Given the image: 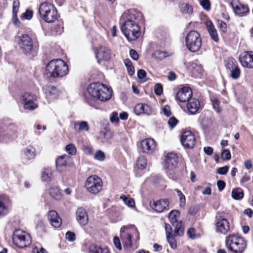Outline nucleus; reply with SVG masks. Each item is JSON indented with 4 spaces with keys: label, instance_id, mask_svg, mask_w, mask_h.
<instances>
[{
    "label": "nucleus",
    "instance_id": "37",
    "mask_svg": "<svg viewBox=\"0 0 253 253\" xmlns=\"http://www.w3.org/2000/svg\"><path fill=\"white\" fill-rule=\"evenodd\" d=\"M124 64L126 68L128 75L132 76L134 73V68L131 61L129 59H126L124 60Z\"/></svg>",
    "mask_w": 253,
    "mask_h": 253
},
{
    "label": "nucleus",
    "instance_id": "41",
    "mask_svg": "<svg viewBox=\"0 0 253 253\" xmlns=\"http://www.w3.org/2000/svg\"><path fill=\"white\" fill-rule=\"evenodd\" d=\"M180 11L183 13L191 14L193 12V8L187 3H183L180 6Z\"/></svg>",
    "mask_w": 253,
    "mask_h": 253
},
{
    "label": "nucleus",
    "instance_id": "2",
    "mask_svg": "<svg viewBox=\"0 0 253 253\" xmlns=\"http://www.w3.org/2000/svg\"><path fill=\"white\" fill-rule=\"evenodd\" d=\"M87 90L92 98L101 101H108L111 98L112 94L111 88L100 83L90 84Z\"/></svg>",
    "mask_w": 253,
    "mask_h": 253
},
{
    "label": "nucleus",
    "instance_id": "38",
    "mask_svg": "<svg viewBox=\"0 0 253 253\" xmlns=\"http://www.w3.org/2000/svg\"><path fill=\"white\" fill-rule=\"evenodd\" d=\"M176 192L177 196L179 198V206L180 208H184L186 204V198L184 195L182 193L181 191L176 189L175 190Z\"/></svg>",
    "mask_w": 253,
    "mask_h": 253
},
{
    "label": "nucleus",
    "instance_id": "27",
    "mask_svg": "<svg viewBox=\"0 0 253 253\" xmlns=\"http://www.w3.org/2000/svg\"><path fill=\"white\" fill-rule=\"evenodd\" d=\"M69 159V157L67 155H63L60 156L56 161V166L57 170L61 172L63 168L67 166V160Z\"/></svg>",
    "mask_w": 253,
    "mask_h": 253
},
{
    "label": "nucleus",
    "instance_id": "40",
    "mask_svg": "<svg viewBox=\"0 0 253 253\" xmlns=\"http://www.w3.org/2000/svg\"><path fill=\"white\" fill-rule=\"evenodd\" d=\"M175 229L174 232V236H182L183 234V228L182 226V222L179 221L174 224Z\"/></svg>",
    "mask_w": 253,
    "mask_h": 253
},
{
    "label": "nucleus",
    "instance_id": "5",
    "mask_svg": "<svg viewBox=\"0 0 253 253\" xmlns=\"http://www.w3.org/2000/svg\"><path fill=\"white\" fill-rule=\"evenodd\" d=\"M38 12L41 18L46 23H53L57 19V11L49 2H42L39 6Z\"/></svg>",
    "mask_w": 253,
    "mask_h": 253
},
{
    "label": "nucleus",
    "instance_id": "59",
    "mask_svg": "<svg viewBox=\"0 0 253 253\" xmlns=\"http://www.w3.org/2000/svg\"><path fill=\"white\" fill-rule=\"evenodd\" d=\"M100 251V248L95 245H91L89 247L90 253H98Z\"/></svg>",
    "mask_w": 253,
    "mask_h": 253
},
{
    "label": "nucleus",
    "instance_id": "62",
    "mask_svg": "<svg viewBox=\"0 0 253 253\" xmlns=\"http://www.w3.org/2000/svg\"><path fill=\"white\" fill-rule=\"evenodd\" d=\"M110 121L112 123H117L119 121L118 117V114L116 112H113L112 114V116L110 118Z\"/></svg>",
    "mask_w": 253,
    "mask_h": 253
},
{
    "label": "nucleus",
    "instance_id": "13",
    "mask_svg": "<svg viewBox=\"0 0 253 253\" xmlns=\"http://www.w3.org/2000/svg\"><path fill=\"white\" fill-rule=\"evenodd\" d=\"M181 142L184 147L192 148L195 146L196 143L195 136L190 131H184L181 135Z\"/></svg>",
    "mask_w": 253,
    "mask_h": 253
},
{
    "label": "nucleus",
    "instance_id": "58",
    "mask_svg": "<svg viewBox=\"0 0 253 253\" xmlns=\"http://www.w3.org/2000/svg\"><path fill=\"white\" fill-rule=\"evenodd\" d=\"M113 242L115 247L119 251H121L122 248L120 239L118 237H115Z\"/></svg>",
    "mask_w": 253,
    "mask_h": 253
},
{
    "label": "nucleus",
    "instance_id": "9",
    "mask_svg": "<svg viewBox=\"0 0 253 253\" xmlns=\"http://www.w3.org/2000/svg\"><path fill=\"white\" fill-rule=\"evenodd\" d=\"M102 186L103 182L101 179L95 175L89 176L85 182L86 190L92 194L99 193L102 189Z\"/></svg>",
    "mask_w": 253,
    "mask_h": 253
},
{
    "label": "nucleus",
    "instance_id": "53",
    "mask_svg": "<svg viewBox=\"0 0 253 253\" xmlns=\"http://www.w3.org/2000/svg\"><path fill=\"white\" fill-rule=\"evenodd\" d=\"M75 234L71 231H68L65 235V238L67 240L70 242H73L76 239Z\"/></svg>",
    "mask_w": 253,
    "mask_h": 253
},
{
    "label": "nucleus",
    "instance_id": "6",
    "mask_svg": "<svg viewBox=\"0 0 253 253\" xmlns=\"http://www.w3.org/2000/svg\"><path fill=\"white\" fill-rule=\"evenodd\" d=\"M19 45L22 51L26 54L34 53L39 48V43L37 40L27 34H22L20 36Z\"/></svg>",
    "mask_w": 253,
    "mask_h": 253
},
{
    "label": "nucleus",
    "instance_id": "12",
    "mask_svg": "<svg viewBox=\"0 0 253 253\" xmlns=\"http://www.w3.org/2000/svg\"><path fill=\"white\" fill-rule=\"evenodd\" d=\"M37 96L30 92H25L21 96V99L23 102V107L25 109L32 111L37 108L38 105L35 102Z\"/></svg>",
    "mask_w": 253,
    "mask_h": 253
},
{
    "label": "nucleus",
    "instance_id": "42",
    "mask_svg": "<svg viewBox=\"0 0 253 253\" xmlns=\"http://www.w3.org/2000/svg\"><path fill=\"white\" fill-rule=\"evenodd\" d=\"M153 57L159 60H162L168 56V53L165 51L156 50L153 54Z\"/></svg>",
    "mask_w": 253,
    "mask_h": 253
},
{
    "label": "nucleus",
    "instance_id": "15",
    "mask_svg": "<svg viewBox=\"0 0 253 253\" xmlns=\"http://www.w3.org/2000/svg\"><path fill=\"white\" fill-rule=\"evenodd\" d=\"M141 148L144 153L151 154L154 152L156 149L157 143L153 138H146L141 142Z\"/></svg>",
    "mask_w": 253,
    "mask_h": 253
},
{
    "label": "nucleus",
    "instance_id": "63",
    "mask_svg": "<svg viewBox=\"0 0 253 253\" xmlns=\"http://www.w3.org/2000/svg\"><path fill=\"white\" fill-rule=\"evenodd\" d=\"M163 113L166 115L167 116V117H169L171 115V111H170V107L168 105H165L163 108Z\"/></svg>",
    "mask_w": 253,
    "mask_h": 253
},
{
    "label": "nucleus",
    "instance_id": "29",
    "mask_svg": "<svg viewBox=\"0 0 253 253\" xmlns=\"http://www.w3.org/2000/svg\"><path fill=\"white\" fill-rule=\"evenodd\" d=\"M24 156L28 159L31 160L36 156V149L32 145H29L23 150Z\"/></svg>",
    "mask_w": 253,
    "mask_h": 253
},
{
    "label": "nucleus",
    "instance_id": "35",
    "mask_svg": "<svg viewBox=\"0 0 253 253\" xmlns=\"http://www.w3.org/2000/svg\"><path fill=\"white\" fill-rule=\"evenodd\" d=\"M231 196L235 200H241L244 197L243 190L240 188L233 189L231 193Z\"/></svg>",
    "mask_w": 253,
    "mask_h": 253
},
{
    "label": "nucleus",
    "instance_id": "19",
    "mask_svg": "<svg viewBox=\"0 0 253 253\" xmlns=\"http://www.w3.org/2000/svg\"><path fill=\"white\" fill-rule=\"evenodd\" d=\"M169 201L167 199H161L157 201H154L151 203V207L158 212H163L165 210H168L169 209Z\"/></svg>",
    "mask_w": 253,
    "mask_h": 253
},
{
    "label": "nucleus",
    "instance_id": "50",
    "mask_svg": "<svg viewBox=\"0 0 253 253\" xmlns=\"http://www.w3.org/2000/svg\"><path fill=\"white\" fill-rule=\"evenodd\" d=\"M137 77L138 79L142 80L143 82H145L146 80V73L143 69H139L137 72Z\"/></svg>",
    "mask_w": 253,
    "mask_h": 253
},
{
    "label": "nucleus",
    "instance_id": "1",
    "mask_svg": "<svg viewBox=\"0 0 253 253\" xmlns=\"http://www.w3.org/2000/svg\"><path fill=\"white\" fill-rule=\"evenodd\" d=\"M142 14L135 10H131L127 17V14L124 13L121 20L123 22L122 32L129 42L134 41L140 36V27L138 21L142 19Z\"/></svg>",
    "mask_w": 253,
    "mask_h": 253
},
{
    "label": "nucleus",
    "instance_id": "55",
    "mask_svg": "<svg viewBox=\"0 0 253 253\" xmlns=\"http://www.w3.org/2000/svg\"><path fill=\"white\" fill-rule=\"evenodd\" d=\"M178 120L174 117L169 118L168 121V125L170 128H173L177 124Z\"/></svg>",
    "mask_w": 253,
    "mask_h": 253
},
{
    "label": "nucleus",
    "instance_id": "46",
    "mask_svg": "<svg viewBox=\"0 0 253 253\" xmlns=\"http://www.w3.org/2000/svg\"><path fill=\"white\" fill-rule=\"evenodd\" d=\"M93 158L96 160L103 161L105 158V155L104 152L100 150H98L94 154Z\"/></svg>",
    "mask_w": 253,
    "mask_h": 253
},
{
    "label": "nucleus",
    "instance_id": "21",
    "mask_svg": "<svg viewBox=\"0 0 253 253\" xmlns=\"http://www.w3.org/2000/svg\"><path fill=\"white\" fill-rule=\"evenodd\" d=\"M231 5L235 12L239 15L242 16L249 11L248 6L240 3L239 0H232Z\"/></svg>",
    "mask_w": 253,
    "mask_h": 253
},
{
    "label": "nucleus",
    "instance_id": "17",
    "mask_svg": "<svg viewBox=\"0 0 253 253\" xmlns=\"http://www.w3.org/2000/svg\"><path fill=\"white\" fill-rule=\"evenodd\" d=\"M178 164V156L173 153H169L166 157L165 168L169 170H173Z\"/></svg>",
    "mask_w": 253,
    "mask_h": 253
},
{
    "label": "nucleus",
    "instance_id": "60",
    "mask_svg": "<svg viewBox=\"0 0 253 253\" xmlns=\"http://www.w3.org/2000/svg\"><path fill=\"white\" fill-rule=\"evenodd\" d=\"M228 169L229 167L225 166L224 167L218 168L217 169V173L220 174L224 175L228 172Z\"/></svg>",
    "mask_w": 253,
    "mask_h": 253
},
{
    "label": "nucleus",
    "instance_id": "14",
    "mask_svg": "<svg viewBox=\"0 0 253 253\" xmlns=\"http://www.w3.org/2000/svg\"><path fill=\"white\" fill-rule=\"evenodd\" d=\"M112 56L111 50L106 46H100L95 51V57L98 63H100L101 61L109 60Z\"/></svg>",
    "mask_w": 253,
    "mask_h": 253
},
{
    "label": "nucleus",
    "instance_id": "56",
    "mask_svg": "<svg viewBox=\"0 0 253 253\" xmlns=\"http://www.w3.org/2000/svg\"><path fill=\"white\" fill-rule=\"evenodd\" d=\"M200 4L205 10H208L210 9L211 4L209 0H201Z\"/></svg>",
    "mask_w": 253,
    "mask_h": 253
},
{
    "label": "nucleus",
    "instance_id": "47",
    "mask_svg": "<svg viewBox=\"0 0 253 253\" xmlns=\"http://www.w3.org/2000/svg\"><path fill=\"white\" fill-rule=\"evenodd\" d=\"M121 198L124 201L125 203L129 207H133L135 205L134 201L132 198H128L125 195L121 196Z\"/></svg>",
    "mask_w": 253,
    "mask_h": 253
},
{
    "label": "nucleus",
    "instance_id": "64",
    "mask_svg": "<svg viewBox=\"0 0 253 253\" xmlns=\"http://www.w3.org/2000/svg\"><path fill=\"white\" fill-rule=\"evenodd\" d=\"M33 253H48L42 247L39 248L35 247L33 250Z\"/></svg>",
    "mask_w": 253,
    "mask_h": 253
},
{
    "label": "nucleus",
    "instance_id": "7",
    "mask_svg": "<svg viewBox=\"0 0 253 253\" xmlns=\"http://www.w3.org/2000/svg\"><path fill=\"white\" fill-rule=\"evenodd\" d=\"M226 244L230 251L236 253H242L247 247L245 240L243 238L235 235L227 236Z\"/></svg>",
    "mask_w": 253,
    "mask_h": 253
},
{
    "label": "nucleus",
    "instance_id": "34",
    "mask_svg": "<svg viewBox=\"0 0 253 253\" xmlns=\"http://www.w3.org/2000/svg\"><path fill=\"white\" fill-rule=\"evenodd\" d=\"M49 194L54 199L59 200L61 199L62 195L58 187H52L49 190Z\"/></svg>",
    "mask_w": 253,
    "mask_h": 253
},
{
    "label": "nucleus",
    "instance_id": "16",
    "mask_svg": "<svg viewBox=\"0 0 253 253\" xmlns=\"http://www.w3.org/2000/svg\"><path fill=\"white\" fill-rule=\"evenodd\" d=\"M239 61L244 67L253 68V52L244 51L239 56Z\"/></svg>",
    "mask_w": 253,
    "mask_h": 253
},
{
    "label": "nucleus",
    "instance_id": "4",
    "mask_svg": "<svg viewBox=\"0 0 253 253\" xmlns=\"http://www.w3.org/2000/svg\"><path fill=\"white\" fill-rule=\"evenodd\" d=\"M120 237L125 248H131L132 239L135 241L139 239V233L133 225L124 226L121 228Z\"/></svg>",
    "mask_w": 253,
    "mask_h": 253
},
{
    "label": "nucleus",
    "instance_id": "22",
    "mask_svg": "<svg viewBox=\"0 0 253 253\" xmlns=\"http://www.w3.org/2000/svg\"><path fill=\"white\" fill-rule=\"evenodd\" d=\"M47 218L50 224L54 228H58L62 224V219L59 216L58 213L54 210H51L48 211Z\"/></svg>",
    "mask_w": 253,
    "mask_h": 253
},
{
    "label": "nucleus",
    "instance_id": "36",
    "mask_svg": "<svg viewBox=\"0 0 253 253\" xmlns=\"http://www.w3.org/2000/svg\"><path fill=\"white\" fill-rule=\"evenodd\" d=\"M147 165V159L144 156H140L137 160L136 166L140 169H144Z\"/></svg>",
    "mask_w": 253,
    "mask_h": 253
},
{
    "label": "nucleus",
    "instance_id": "3",
    "mask_svg": "<svg viewBox=\"0 0 253 253\" xmlns=\"http://www.w3.org/2000/svg\"><path fill=\"white\" fill-rule=\"evenodd\" d=\"M46 73L50 77H63L68 73V67L61 59H54L50 61L46 66Z\"/></svg>",
    "mask_w": 253,
    "mask_h": 253
},
{
    "label": "nucleus",
    "instance_id": "10",
    "mask_svg": "<svg viewBox=\"0 0 253 253\" xmlns=\"http://www.w3.org/2000/svg\"><path fill=\"white\" fill-rule=\"evenodd\" d=\"M12 240L15 245L20 248H23L29 246L32 242L30 236L20 229L14 231Z\"/></svg>",
    "mask_w": 253,
    "mask_h": 253
},
{
    "label": "nucleus",
    "instance_id": "39",
    "mask_svg": "<svg viewBox=\"0 0 253 253\" xmlns=\"http://www.w3.org/2000/svg\"><path fill=\"white\" fill-rule=\"evenodd\" d=\"M230 71V77L234 80L238 79L241 75V71L239 67H234L232 69L229 70Z\"/></svg>",
    "mask_w": 253,
    "mask_h": 253
},
{
    "label": "nucleus",
    "instance_id": "23",
    "mask_svg": "<svg viewBox=\"0 0 253 253\" xmlns=\"http://www.w3.org/2000/svg\"><path fill=\"white\" fill-rule=\"evenodd\" d=\"M44 92L49 102L57 98L59 95V90L54 86L46 85L44 88Z\"/></svg>",
    "mask_w": 253,
    "mask_h": 253
},
{
    "label": "nucleus",
    "instance_id": "11",
    "mask_svg": "<svg viewBox=\"0 0 253 253\" xmlns=\"http://www.w3.org/2000/svg\"><path fill=\"white\" fill-rule=\"evenodd\" d=\"M17 126L10 125L0 133V141L7 143L15 139L18 136Z\"/></svg>",
    "mask_w": 253,
    "mask_h": 253
},
{
    "label": "nucleus",
    "instance_id": "28",
    "mask_svg": "<svg viewBox=\"0 0 253 253\" xmlns=\"http://www.w3.org/2000/svg\"><path fill=\"white\" fill-rule=\"evenodd\" d=\"M206 26L211 38L214 42H217L218 41V35L212 22L210 21H207Z\"/></svg>",
    "mask_w": 253,
    "mask_h": 253
},
{
    "label": "nucleus",
    "instance_id": "18",
    "mask_svg": "<svg viewBox=\"0 0 253 253\" xmlns=\"http://www.w3.org/2000/svg\"><path fill=\"white\" fill-rule=\"evenodd\" d=\"M192 91L188 87H183L180 88L176 95V99L180 102H184L189 101L192 98Z\"/></svg>",
    "mask_w": 253,
    "mask_h": 253
},
{
    "label": "nucleus",
    "instance_id": "61",
    "mask_svg": "<svg viewBox=\"0 0 253 253\" xmlns=\"http://www.w3.org/2000/svg\"><path fill=\"white\" fill-rule=\"evenodd\" d=\"M165 229L166 231V236L173 235L172 228L170 224L168 223H166L165 226Z\"/></svg>",
    "mask_w": 253,
    "mask_h": 253
},
{
    "label": "nucleus",
    "instance_id": "48",
    "mask_svg": "<svg viewBox=\"0 0 253 253\" xmlns=\"http://www.w3.org/2000/svg\"><path fill=\"white\" fill-rule=\"evenodd\" d=\"M66 151L71 155H75L77 152L76 147L73 144L67 145L66 147Z\"/></svg>",
    "mask_w": 253,
    "mask_h": 253
},
{
    "label": "nucleus",
    "instance_id": "20",
    "mask_svg": "<svg viewBox=\"0 0 253 253\" xmlns=\"http://www.w3.org/2000/svg\"><path fill=\"white\" fill-rule=\"evenodd\" d=\"M76 215V220L81 226H85L88 223V216L84 208L82 207L78 208Z\"/></svg>",
    "mask_w": 253,
    "mask_h": 253
},
{
    "label": "nucleus",
    "instance_id": "32",
    "mask_svg": "<svg viewBox=\"0 0 253 253\" xmlns=\"http://www.w3.org/2000/svg\"><path fill=\"white\" fill-rule=\"evenodd\" d=\"M180 212L177 210L171 211L169 215V218L170 222L174 225L175 224L178 223V218L179 216Z\"/></svg>",
    "mask_w": 253,
    "mask_h": 253
},
{
    "label": "nucleus",
    "instance_id": "54",
    "mask_svg": "<svg viewBox=\"0 0 253 253\" xmlns=\"http://www.w3.org/2000/svg\"><path fill=\"white\" fill-rule=\"evenodd\" d=\"M33 16V12L32 10L27 9L22 14V17L24 19L30 20Z\"/></svg>",
    "mask_w": 253,
    "mask_h": 253
},
{
    "label": "nucleus",
    "instance_id": "45",
    "mask_svg": "<svg viewBox=\"0 0 253 253\" xmlns=\"http://www.w3.org/2000/svg\"><path fill=\"white\" fill-rule=\"evenodd\" d=\"M227 61L226 66L228 70L232 69L234 67L238 66L236 61L233 58H229Z\"/></svg>",
    "mask_w": 253,
    "mask_h": 253
},
{
    "label": "nucleus",
    "instance_id": "57",
    "mask_svg": "<svg viewBox=\"0 0 253 253\" xmlns=\"http://www.w3.org/2000/svg\"><path fill=\"white\" fill-rule=\"evenodd\" d=\"M155 93L160 95L163 93V87L160 84H157L154 86Z\"/></svg>",
    "mask_w": 253,
    "mask_h": 253
},
{
    "label": "nucleus",
    "instance_id": "33",
    "mask_svg": "<svg viewBox=\"0 0 253 253\" xmlns=\"http://www.w3.org/2000/svg\"><path fill=\"white\" fill-rule=\"evenodd\" d=\"M52 175L51 169L50 168H45L42 172V181H50L51 179Z\"/></svg>",
    "mask_w": 253,
    "mask_h": 253
},
{
    "label": "nucleus",
    "instance_id": "44",
    "mask_svg": "<svg viewBox=\"0 0 253 253\" xmlns=\"http://www.w3.org/2000/svg\"><path fill=\"white\" fill-rule=\"evenodd\" d=\"M167 240L172 249H175L177 248V243L173 235L167 236Z\"/></svg>",
    "mask_w": 253,
    "mask_h": 253
},
{
    "label": "nucleus",
    "instance_id": "43",
    "mask_svg": "<svg viewBox=\"0 0 253 253\" xmlns=\"http://www.w3.org/2000/svg\"><path fill=\"white\" fill-rule=\"evenodd\" d=\"M53 31L55 35H60L63 31L62 23L58 22L53 27Z\"/></svg>",
    "mask_w": 253,
    "mask_h": 253
},
{
    "label": "nucleus",
    "instance_id": "31",
    "mask_svg": "<svg viewBox=\"0 0 253 253\" xmlns=\"http://www.w3.org/2000/svg\"><path fill=\"white\" fill-rule=\"evenodd\" d=\"M74 128L78 132H81L82 130L88 131L89 128L88 123L85 121L76 122L74 124Z\"/></svg>",
    "mask_w": 253,
    "mask_h": 253
},
{
    "label": "nucleus",
    "instance_id": "30",
    "mask_svg": "<svg viewBox=\"0 0 253 253\" xmlns=\"http://www.w3.org/2000/svg\"><path fill=\"white\" fill-rule=\"evenodd\" d=\"M203 71L201 65H197L196 63L193 62L191 65V72L192 76L195 78H199Z\"/></svg>",
    "mask_w": 253,
    "mask_h": 253
},
{
    "label": "nucleus",
    "instance_id": "49",
    "mask_svg": "<svg viewBox=\"0 0 253 253\" xmlns=\"http://www.w3.org/2000/svg\"><path fill=\"white\" fill-rule=\"evenodd\" d=\"M212 107L213 109L217 112L219 113L221 111V109L219 106V102L216 98H213L211 99Z\"/></svg>",
    "mask_w": 253,
    "mask_h": 253
},
{
    "label": "nucleus",
    "instance_id": "24",
    "mask_svg": "<svg viewBox=\"0 0 253 253\" xmlns=\"http://www.w3.org/2000/svg\"><path fill=\"white\" fill-rule=\"evenodd\" d=\"M216 231L217 232L226 234L230 230V224L227 219L224 218H220L216 223Z\"/></svg>",
    "mask_w": 253,
    "mask_h": 253
},
{
    "label": "nucleus",
    "instance_id": "52",
    "mask_svg": "<svg viewBox=\"0 0 253 253\" xmlns=\"http://www.w3.org/2000/svg\"><path fill=\"white\" fill-rule=\"evenodd\" d=\"M221 159L223 161L229 160L231 159V153L229 150L225 149L221 153Z\"/></svg>",
    "mask_w": 253,
    "mask_h": 253
},
{
    "label": "nucleus",
    "instance_id": "26",
    "mask_svg": "<svg viewBox=\"0 0 253 253\" xmlns=\"http://www.w3.org/2000/svg\"><path fill=\"white\" fill-rule=\"evenodd\" d=\"M134 111L137 115H140L142 114L150 115L152 113L150 106L147 104L142 103H139L136 105L134 108Z\"/></svg>",
    "mask_w": 253,
    "mask_h": 253
},
{
    "label": "nucleus",
    "instance_id": "51",
    "mask_svg": "<svg viewBox=\"0 0 253 253\" xmlns=\"http://www.w3.org/2000/svg\"><path fill=\"white\" fill-rule=\"evenodd\" d=\"M19 7V2L17 0H14L13 2L12 14L13 17L17 16V12Z\"/></svg>",
    "mask_w": 253,
    "mask_h": 253
},
{
    "label": "nucleus",
    "instance_id": "25",
    "mask_svg": "<svg viewBox=\"0 0 253 253\" xmlns=\"http://www.w3.org/2000/svg\"><path fill=\"white\" fill-rule=\"evenodd\" d=\"M186 107L188 112L191 114H195L198 112L200 107V103L198 99L191 98L187 102Z\"/></svg>",
    "mask_w": 253,
    "mask_h": 253
},
{
    "label": "nucleus",
    "instance_id": "8",
    "mask_svg": "<svg viewBox=\"0 0 253 253\" xmlns=\"http://www.w3.org/2000/svg\"><path fill=\"white\" fill-rule=\"evenodd\" d=\"M185 43L189 51L193 52L198 51L202 45V39L200 34L195 30L189 32L185 37Z\"/></svg>",
    "mask_w": 253,
    "mask_h": 253
}]
</instances>
